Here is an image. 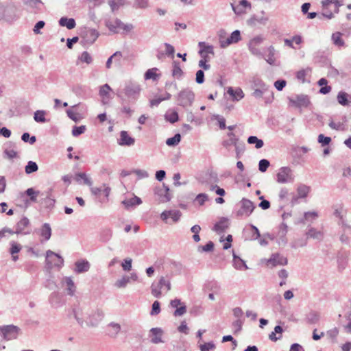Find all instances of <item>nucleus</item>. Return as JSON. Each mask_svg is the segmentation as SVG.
I'll use <instances>...</instances> for the list:
<instances>
[{
  "label": "nucleus",
  "mask_w": 351,
  "mask_h": 351,
  "mask_svg": "<svg viewBox=\"0 0 351 351\" xmlns=\"http://www.w3.org/2000/svg\"><path fill=\"white\" fill-rule=\"evenodd\" d=\"M288 232V226L287 225L282 222L279 226V230L278 232V237L282 243L286 244L287 243V239L286 235Z\"/></svg>",
  "instance_id": "473e14b6"
},
{
  "label": "nucleus",
  "mask_w": 351,
  "mask_h": 351,
  "mask_svg": "<svg viewBox=\"0 0 351 351\" xmlns=\"http://www.w3.org/2000/svg\"><path fill=\"white\" fill-rule=\"evenodd\" d=\"M45 114V110H36L34 114V119L38 123H45L47 121Z\"/></svg>",
  "instance_id": "8fccbe9b"
},
{
  "label": "nucleus",
  "mask_w": 351,
  "mask_h": 351,
  "mask_svg": "<svg viewBox=\"0 0 351 351\" xmlns=\"http://www.w3.org/2000/svg\"><path fill=\"white\" fill-rule=\"evenodd\" d=\"M105 25L113 34H128L134 29V25L132 23L125 24L118 18H116L114 21L106 19Z\"/></svg>",
  "instance_id": "f257e3e1"
},
{
  "label": "nucleus",
  "mask_w": 351,
  "mask_h": 351,
  "mask_svg": "<svg viewBox=\"0 0 351 351\" xmlns=\"http://www.w3.org/2000/svg\"><path fill=\"white\" fill-rule=\"evenodd\" d=\"M86 130V125L73 126L72 129V134L74 136H78L84 133Z\"/></svg>",
  "instance_id": "052dcab7"
},
{
  "label": "nucleus",
  "mask_w": 351,
  "mask_h": 351,
  "mask_svg": "<svg viewBox=\"0 0 351 351\" xmlns=\"http://www.w3.org/2000/svg\"><path fill=\"white\" fill-rule=\"evenodd\" d=\"M108 327L109 328L108 335L111 337H116L121 330V326L117 323L110 322Z\"/></svg>",
  "instance_id": "4c0bfd02"
},
{
  "label": "nucleus",
  "mask_w": 351,
  "mask_h": 351,
  "mask_svg": "<svg viewBox=\"0 0 351 351\" xmlns=\"http://www.w3.org/2000/svg\"><path fill=\"white\" fill-rule=\"evenodd\" d=\"M183 74L184 73L180 67V62L178 61H173L172 75L177 79H180L182 77Z\"/></svg>",
  "instance_id": "79ce46f5"
},
{
  "label": "nucleus",
  "mask_w": 351,
  "mask_h": 351,
  "mask_svg": "<svg viewBox=\"0 0 351 351\" xmlns=\"http://www.w3.org/2000/svg\"><path fill=\"white\" fill-rule=\"evenodd\" d=\"M337 99L341 106H348L351 100V95L344 91H339L337 94Z\"/></svg>",
  "instance_id": "cd10ccee"
},
{
  "label": "nucleus",
  "mask_w": 351,
  "mask_h": 351,
  "mask_svg": "<svg viewBox=\"0 0 351 351\" xmlns=\"http://www.w3.org/2000/svg\"><path fill=\"white\" fill-rule=\"evenodd\" d=\"M198 46L200 47L199 50H203L204 53L214 55V47L213 45H208L205 42H199Z\"/></svg>",
  "instance_id": "3c124183"
},
{
  "label": "nucleus",
  "mask_w": 351,
  "mask_h": 351,
  "mask_svg": "<svg viewBox=\"0 0 351 351\" xmlns=\"http://www.w3.org/2000/svg\"><path fill=\"white\" fill-rule=\"evenodd\" d=\"M317 141L322 146H326L330 143L331 138L330 137L325 136L324 134H321L318 136Z\"/></svg>",
  "instance_id": "774afa93"
},
{
  "label": "nucleus",
  "mask_w": 351,
  "mask_h": 351,
  "mask_svg": "<svg viewBox=\"0 0 351 351\" xmlns=\"http://www.w3.org/2000/svg\"><path fill=\"white\" fill-rule=\"evenodd\" d=\"M29 225V220L26 217H23L16 225L15 234H28L29 232H25V228Z\"/></svg>",
  "instance_id": "4be33fe9"
},
{
  "label": "nucleus",
  "mask_w": 351,
  "mask_h": 351,
  "mask_svg": "<svg viewBox=\"0 0 351 351\" xmlns=\"http://www.w3.org/2000/svg\"><path fill=\"white\" fill-rule=\"evenodd\" d=\"M181 141V135L180 134H175L173 137L169 138L166 141V144L168 146L174 147L177 145Z\"/></svg>",
  "instance_id": "864d4df0"
},
{
  "label": "nucleus",
  "mask_w": 351,
  "mask_h": 351,
  "mask_svg": "<svg viewBox=\"0 0 351 351\" xmlns=\"http://www.w3.org/2000/svg\"><path fill=\"white\" fill-rule=\"evenodd\" d=\"M267 52H268V55H267V57L265 58V60L270 65H273V64H274V63L276 62V58H275L276 50L273 46H269L267 48Z\"/></svg>",
  "instance_id": "37998d69"
},
{
  "label": "nucleus",
  "mask_w": 351,
  "mask_h": 351,
  "mask_svg": "<svg viewBox=\"0 0 351 351\" xmlns=\"http://www.w3.org/2000/svg\"><path fill=\"white\" fill-rule=\"evenodd\" d=\"M126 0H109L108 4L112 12L117 10L121 6L125 4Z\"/></svg>",
  "instance_id": "49530a36"
},
{
  "label": "nucleus",
  "mask_w": 351,
  "mask_h": 351,
  "mask_svg": "<svg viewBox=\"0 0 351 351\" xmlns=\"http://www.w3.org/2000/svg\"><path fill=\"white\" fill-rule=\"evenodd\" d=\"M75 271L77 274L86 272L89 270L90 267L89 262L86 260H82V261H76L75 263Z\"/></svg>",
  "instance_id": "393cba45"
},
{
  "label": "nucleus",
  "mask_w": 351,
  "mask_h": 351,
  "mask_svg": "<svg viewBox=\"0 0 351 351\" xmlns=\"http://www.w3.org/2000/svg\"><path fill=\"white\" fill-rule=\"evenodd\" d=\"M214 249V243L213 241H208L205 245L199 246L198 251L199 252H212Z\"/></svg>",
  "instance_id": "e2e57ef3"
},
{
  "label": "nucleus",
  "mask_w": 351,
  "mask_h": 351,
  "mask_svg": "<svg viewBox=\"0 0 351 351\" xmlns=\"http://www.w3.org/2000/svg\"><path fill=\"white\" fill-rule=\"evenodd\" d=\"M181 215L182 213L179 210H165L161 213L160 218L162 221L167 222L168 218L171 217L173 222H177L179 221Z\"/></svg>",
  "instance_id": "a211bd4d"
},
{
  "label": "nucleus",
  "mask_w": 351,
  "mask_h": 351,
  "mask_svg": "<svg viewBox=\"0 0 351 351\" xmlns=\"http://www.w3.org/2000/svg\"><path fill=\"white\" fill-rule=\"evenodd\" d=\"M310 191V187L305 184H300L297 188L298 197L304 198Z\"/></svg>",
  "instance_id": "c03bdc74"
},
{
  "label": "nucleus",
  "mask_w": 351,
  "mask_h": 351,
  "mask_svg": "<svg viewBox=\"0 0 351 351\" xmlns=\"http://www.w3.org/2000/svg\"><path fill=\"white\" fill-rule=\"evenodd\" d=\"M171 289V284L169 278L165 276H161L159 278L158 282H153L151 285V293L152 294L157 298H160L162 295V292L165 293H167Z\"/></svg>",
  "instance_id": "7ed1b4c3"
},
{
  "label": "nucleus",
  "mask_w": 351,
  "mask_h": 351,
  "mask_svg": "<svg viewBox=\"0 0 351 351\" xmlns=\"http://www.w3.org/2000/svg\"><path fill=\"white\" fill-rule=\"evenodd\" d=\"M39 234L45 241H48L51 236V228L49 223H45L38 230Z\"/></svg>",
  "instance_id": "72a5a7b5"
},
{
  "label": "nucleus",
  "mask_w": 351,
  "mask_h": 351,
  "mask_svg": "<svg viewBox=\"0 0 351 351\" xmlns=\"http://www.w3.org/2000/svg\"><path fill=\"white\" fill-rule=\"evenodd\" d=\"M142 203V201L140 197L137 196H134L130 199H125L122 201V204L125 206L126 209H130V208L140 205Z\"/></svg>",
  "instance_id": "c756f323"
},
{
  "label": "nucleus",
  "mask_w": 351,
  "mask_h": 351,
  "mask_svg": "<svg viewBox=\"0 0 351 351\" xmlns=\"http://www.w3.org/2000/svg\"><path fill=\"white\" fill-rule=\"evenodd\" d=\"M322 5L324 12L318 15L319 19L326 18L330 19L333 17L332 10H328V9L333 7L332 10L334 12L337 13L339 12V8L341 5L338 0H324L322 1Z\"/></svg>",
  "instance_id": "20e7f679"
},
{
  "label": "nucleus",
  "mask_w": 351,
  "mask_h": 351,
  "mask_svg": "<svg viewBox=\"0 0 351 351\" xmlns=\"http://www.w3.org/2000/svg\"><path fill=\"white\" fill-rule=\"evenodd\" d=\"M46 265L49 269H51L53 267H61L64 264L63 258L49 250L46 252Z\"/></svg>",
  "instance_id": "423d86ee"
},
{
  "label": "nucleus",
  "mask_w": 351,
  "mask_h": 351,
  "mask_svg": "<svg viewBox=\"0 0 351 351\" xmlns=\"http://www.w3.org/2000/svg\"><path fill=\"white\" fill-rule=\"evenodd\" d=\"M110 91H112V88L108 84L100 86L99 95L101 97V103L103 105L108 104L112 99Z\"/></svg>",
  "instance_id": "4468645a"
},
{
  "label": "nucleus",
  "mask_w": 351,
  "mask_h": 351,
  "mask_svg": "<svg viewBox=\"0 0 351 351\" xmlns=\"http://www.w3.org/2000/svg\"><path fill=\"white\" fill-rule=\"evenodd\" d=\"M294 180L291 169L288 167H282L279 169L276 175V181L278 183L284 184L291 182Z\"/></svg>",
  "instance_id": "6e6552de"
},
{
  "label": "nucleus",
  "mask_w": 351,
  "mask_h": 351,
  "mask_svg": "<svg viewBox=\"0 0 351 351\" xmlns=\"http://www.w3.org/2000/svg\"><path fill=\"white\" fill-rule=\"evenodd\" d=\"M75 180L76 182L81 183L80 180H83V184L91 186L93 182L91 179L85 173H77L75 174Z\"/></svg>",
  "instance_id": "58836bf2"
},
{
  "label": "nucleus",
  "mask_w": 351,
  "mask_h": 351,
  "mask_svg": "<svg viewBox=\"0 0 351 351\" xmlns=\"http://www.w3.org/2000/svg\"><path fill=\"white\" fill-rule=\"evenodd\" d=\"M164 331L161 328H152L149 330V336L151 338L150 341L154 344L164 343L162 339Z\"/></svg>",
  "instance_id": "ddd939ff"
},
{
  "label": "nucleus",
  "mask_w": 351,
  "mask_h": 351,
  "mask_svg": "<svg viewBox=\"0 0 351 351\" xmlns=\"http://www.w3.org/2000/svg\"><path fill=\"white\" fill-rule=\"evenodd\" d=\"M311 72V69L310 67H307L305 69L300 70L296 73V77L301 82L304 83V82H305V77H306V74L309 73Z\"/></svg>",
  "instance_id": "603ef678"
},
{
  "label": "nucleus",
  "mask_w": 351,
  "mask_h": 351,
  "mask_svg": "<svg viewBox=\"0 0 351 351\" xmlns=\"http://www.w3.org/2000/svg\"><path fill=\"white\" fill-rule=\"evenodd\" d=\"M135 142L134 138L130 136L126 131H121L120 133V139L119 144L120 145H132Z\"/></svg>",
  "instance_id": "a878e982"
},
{
  "label": "nucleus",
  "mask_w": 351,
  "mask_h": 351,
  "mask_svg": "<svg viewBox=\"0 0 351 351\" xmlns=\"http://www.w3.org/2000/svg\"><path fill=\"white\" fill-rule=\"evenodd\" d=\"M229 226L228 219L225 217H222L218 222H217L213 230L218 234L223 232Z\"/></svg>",
  "instance_id": "b1692460"
},
{
  "label": "nucleus",
  "mask_w": 351,
  "mask_h": 351,
  "mask_svg": "<svg viewBox=\"0 0 351 351\" xmlns=\"http://www.w3.org/2000/svg\"><path fill=\"white\" fill-rule=\"evenodd\" d=\"M64 282L66 285V291L67 294L69 295L73 296L75 294L76 287L74 284V282L73 281L71 277H66L64 278Z\"/></svg>",
  "instance_id": "a19ab883"
},
{
  "label": "nucleus",
  "mask_w": 351,
  "mask_h": 351,
  "mask_svg": "<svg viewBox=\"0 0 351 351\" xmlns=\"http://www.w3.org/2000/svg\"><path fill=\"white\" fill-rule=\"evenodd\" d=\"M195 100V94L190 88L182 90L177 95V101L179 106L183 108L191 106Z\"/></svg>",
  "instance_id": "39448f33"
},
{
  "label": "nucleus",
  "mask_w": 351,
  "mask_h": 351,
  "mask_svg": "<svg viewBox=\"0 0 351 351\" xmlns=\"http://www.w3.org/2000/svg\"><path fill=\"white\" fill-rule=\"evenodd\" d=\"M140 92L141 88L138 84L133 82H128L125 84L123 90L119 91L117 93H121L128 103L134 104L138 99Z\"/></svg>",
  "instance_id": "f03ea898"
},
{
  "label": "nucleus",
  "mask_w": 351,
  "mask_h": 351,
  "mask_svg": "<svg viewBox=\"0 0 351 351\" xmlns=\"http://www.w3.org/2000/svg\"><path fill=\"white\" fill-rule=\"evenodd\" d=\"M267 93H269V96L266 99V103H271L274 99V93L272 91H269V90H261V89H254V92L252 93V95L256 98H261L263 95Z\"/></svg>",
  "instance_id": "c85d7f7f"
},
{
  "label": "nucleus",
  "mask_w": 351,
  "mask_h": 351,
  "mask_svg": "<svg viewBox=\"0 0 351 351\" xmlns=\"http://www.w3.org/2000/svg\"><path fill=\"white\" fill-rule=\"evenodd\" d=\"M157 70H158L157 68H153V69H148L145 73V80H150V79L155 80L156 77V71Z\"/></svg>",
  "instance_id": "69168bd1"
},
{
  "label": "nucleus",
  "mask_w": 351,
  "mask_h": 351,
  "mask_svg": "<svg viewBox=\"0 0 351 351\" xmlns=\"http://www.w3.org/2000/svg\"><path fill=\"white\" fill-rule=\"evenodd\" d=\"M99 36V33L97 30L91 28H85L82 32V42L85 44L92 45L95 42Z\"/></svg>",
  "instance_id": "9b49d317"
},
{
  "label": "nucleus",
  "mask_w": 351,
  "mask_h": 351,
  "mask_svg": "<svg viewBox=\"0 0 351 351\" xmlns=\"http://www.w3.org/2000/svg\"><path fill=\"white\" fill-rule=\"evenodd\" d=\"M10 248L9 252L11 255L18 254L22 249V246L21 244L16 243V241H12L10 243Z\"/></svg>",
  "instance_id": "6e6d98bb"
},
{
  "label": "nucleus",
  "mask_w": 351,
  "mask_h": 351,
  "mask_svg": "<svg viewBox=\"0 0 351 351\" xmlns=\"http://www.w3.org/2000/svg\"><path fill=\"white\" fill-rule=\"evenodd\" d=\"M245 240H256L260 236V232L257 227L254 225H250V228H245L243 230Z\"/></svg>",
  "instance_id": "dca6fc26"
},
{
  "label": "nucleus",
  "mask_w": 351,
  "mask_h": 351,
  "mask_svg": "<svg viewBox=\"0 0 351 351\" xmlns=\"http://www.w3.org/2000/svg\"><path fill=\"white\" fill-rule=\"evenodd\" d=\"M253 89L268 90L269 86L267 85L261 78L254 77L252 80Z\"/></svg>",
  "instance_id": "ea45409f"
},
{
  "label": "nucleus",
  "mask_w": 351,
  "mask_h": 351,
  "mask_svg": "<svg viewBox=\"0 0 351 351\" xmlns=\"http://www.w3.org/2000/svg\"><path fill=\"white\" fill-rule=\"evenodd\" d=\"M228 139L223 141L222 145L226 149H228L231 145H236L237 143L239 141V138L234 134V133L230 132L228 133Z\"/></svg>",
  "instance_id": "f704fd0d"
},
{
  "label": "nucleus",
  "mask_w": 351,
  "mask_h": 351,
  "mask_svg": "<svg viewBox=\"0 0 351 351\" xmlns=\"http://www.w3.org/2000/svg\"><path fill=\"white\" fill-rule=\"evenodd\" d=\"M117 97L121 99V103L122 105V108L121 109V111L123 113H125L128 117H130L134 112L133 110H132L128 104H129L128 101H127L126 99L121 95V93H117Z\"/></svg>",
  "instance_id": "bb28decb"
},
{
  "label": "nucleus",
  "mask_w": 351,
  "mask_h": 351,
  "mask_svg": "<svg viewBox=\"0 0 351 351\" xmlns=\"http://www.w3.org/2000/svg\"><path fill=\"white\" fill-rule=\"evenodd\" d=\"M79 58L82 62H86L88 64L93 61L92 57L87 51L82 52Z\"/></svg>",
  "instance_id": "338daca9"
},
{
  "label": "nucleus",
  "mask_w": 351,
  "mask_h": 351,
  "mask_svg": "<svg viewBox=\"0 0 351 351\" xmlns=\"http://www.w3.org/2000/svg\"><path fill=\"white\" fill-rule=\"evenodd\" d=\"M59 25L62 27H66L69 29H72L75 27L76 23L74 19L62 17L58 21Z\"/></svg>",
  "instance_id": "7c9ffc66"
},
{
  "label": "nucleus",
  "mask_w": 351,
  "mask_h": 351,
  "mask_svg": "<svg viewBox=\"0 0 351 351\" xmlns=\"http://www.w3.org/2000/svg\"><path fill=\"white\" fill-rule=\"evenodd\" d=\"M342 233L340 236V241L343 243H349L351 237V226L348 225L344 221H342Z\"/></svg>",
  "instance_id": "412c9836"
},
{
  "label": "nucleus",
  "mask_w": 351,
  "mask_h": 351,
  "mask_svg": "<svg viewBox=\"0 0 351 351\" xmlns=\"http://www.w3.org/2000/svg\"><path fill=\"white\" fill-rule=\"evenodd\" d=\"M19 330L14 325L0 326V334L5 340L9 341L17 338Z\"/></svg>",
  "instance_id": "0eeeda50"
},
{
  "label": "nucleus",
  "mask_w": 351,
  "mask_h": 351,
  "mask_svg": "<svg viewBox=\"0 0 351 351\" xmlns=\"http://www.w3.org/2000/svg\"><path fill=\"white\" fill-rule=\"evenodd\" d=\"M241 208L237 212L238 217L245 215L250 216L253 212L255 206L252 201L246 198H243L240 202Z\"/></svg>",
  "instance_id": "9d476101"
},
{
  "label": "nucleus",
  "mask_w": 351,
  "mask_h": 351,
  "mask_svg": "<svg viewBox=\"0 0 351 351\" xmlns=\"http://www.w3.org/2000/svg\"><path fill=\"white\" fill-rule=\"evenodd\" d=\"M129 282L130 277L128 276H124L121 279H119L116 281L115 286L118 288H124L126 287Z\"/></svg>",
  "instance_id": "13d9d810"
},
{
  "label": "nucleus",
  "mask_w": 351,
  "mask_h": 351,
  "mask_svg": "<svg viewBox=\"0 0 351 351\" xmlns=\"http://www.w3.org/2000/svg\"><path fill=\"white\" fill-rule=\"evenodd\" d=\"M154 193L158 197V199L161 202H167L171 199L169 188L165 184L155 186Z\"/></svg>",
  "instance_id": "1a4fd4ad"
},
{
  "label": "nucleus",
  "mask_w": 351,
  "mask_h": 351,
  "mask_svg": "<svg viewBox=\"0 0 351 351\" xmlns=\"http://www.w3.org/2000/svg\"><path fill=\"white\" fill-rule=\"evenodd\" d=\"M265 14L264 11H262L263 16H258L256 15H253L251 16L247 21L249 25H256V24H262L265 25L268 21V17L263 16Z\"/></svg>",
  "instance_id": "5701e85b"
},
{
  "label": "nucleus",
  "mask_w": 351,
  "mask_h": 351,
  "mask_svg": "<svg viewBox=\"0 0 351 351\" xmlns=\"http://www.w3.org/2000/svg\"><path fill=\"white\" fill-rule=\"evenodd\" d=\"M23 2L26 6V10L34 14L40 12L43 5V3L41 0H23Z\"/></svg>",
  "instance_id": "f8f14e48"
},
{
  "label": "nucleus",
  "mask_w": 351,
  "mask_h": 351,
  "mask_svg": "<svg viewBox=\"0 0 351 351\" xmlns=\"http://www.w3.org/2000/svg\"><path fill=\"white\" fill-rule=\"evenodd\" d=\"M290 102L296 107H307L310 104V100L307 95H297L296 98L289 99Z\"/></svg>",
  "instance_id": "aec40b11"
},
{
  "label": "nucleus",
  "mask_w": 351,
  "mask_h": 351,
  "mask_svg": "<svg viewBox=\"0 0 351 351\" xmlns=\"http://www.w3.org/2000/svg\"><path fill=\"white\" fill-rule=\"evenodd\" d=\"M342 36L343 34L339 32H335L332 34L331 39L335 46L338 47H345V42L342 38Z\"/></svg>",
  "instance_id": "e433bc0d"
},
{
  "label": "nucleus",
  "mask_w": 351,
  "mask_h": 351,
  "mask_svg": "<svg viewBox=\"0 0 351 351\" xmlns=\"http://www.w3.org/2000/svg\"><path fill=\"white\" fill-rule=\"evenodd\" d=\"M25 194L29 197V199L32 202H37V196L40 193L38 191H35L33 188H29L25 191Z\"/></svg>",
  "instance_id": "5fc2aeb1"
},
{
  "label": "nucleus",
  "mask_w": 351,
  "mask_h": 351,
  "mask_svg": "<svg viewBox=\"0 0 351 351\" xmlns=\"http://www.w3.org/2000/svg\"><path fill=\"white\" fill-rule=\"evenodd\" d=\"M160 312V304L158 301H154L152 304V311L150 312L151 315H158Z\"/></svg>",
  "instance_id": "0e129e2a"
},
{
  "label": "nucleus",
  "mask_w": 351,
  "mask_h": 351,
  "mask_svg": "<svg viewBox=\"0 0 351 351\" xmlns=\"http://www.w3.org/2000/svg\"><path fill=\"white\" fill-rule=\"evenodd\" d=\"M38 169V167L35 162L29 161L27 165L25 166V170L27 174H30L32 173H34L37 171Z\"/></svg>",
  "instance_id": "4d7b16f0"
},
{
  "label": "nucleus",
  "mask_w": 351,
  "mask_h": 351,
  "mask_svg": "<svg viewBox=\"0 0 351 351\" xmlns=\"http://www.w3.org/2000/svg\"><path fill=\"white\" fill-rule=\"evenodd\" d=\"M247 143L249 144H254L256 149H260L264 145L263 141L258 138L255 136H250L247 138Z\"/></svg>",
  "instance_id": "09e8293b"
},
{
  "label": "nucleus",
  "mask_w": 351,
  "mask_h": 351,
  "mask_svg": "<svg viewBox=\"0 0 351 351\" xmlns=\"http://www.w3.org/2000/svg\"><path fill=\"white\" fill-rule=\"evenodd\" d=\"M287 263V258L278 253L273 254L267 261V265H271L272 267L286 265Z\"/></svg>",
  "instance_id": "2eb2a0df"
},
{
  "label": "nucleus",
  "mask_w": 351,
  "mask_h": 351,
  "mask_svg": "<svg viewBox=\"0 0 351 351\" xmlns=\"http://www.w3.org/2000/svg\"><path fill=\"white\" fill-rule=\"evenodd\" d=\"M227 93L232 97L233 100L239 101L244 97V93L240 88L234 90L232 87H229Z\"/></svg>",
  "instance_id": "2f4dec72"
},
{
  "label": "nucleus",
  "mask_w": 351,
  "mask_h": 351,
  "mask_svg": "<svg viewBox=\"0 0 351 351\" xmlns=\"http://www.w3.org/2000/svg\"><path fill=\"white\" fill-rule=\"evenodd\" d=\"M308 237L321 240L323 238V234L321 231H318L314 228H311L306 232Z\"/></svg>",
  "instance_id": "a18cd8bd"
},
{
  "label": "nucleus",
  "mask_w": 351,
  "mask_h": 351,
  "mask_svg": "<svg viewBox=\"0 0 351 351\" xmlns=\"http://www.w3.org/2000/svg\"><path fill=\"white\" fill-rule=\"evenodd\" d=\"M270 165V162L267 159H261L258 162V170L261 172H265Z\"/></svg>",
  "instance_id": "680f3d73"
},
{
  "label": "nucleus",
  "mask_w": 351,
  "mask_h": 351,
  "mask_svg": "<svg viewBox=\"0 0 351 351\" xmlns=\"http://www.w3.org/2000/svg\"><path fill=\"white\" fill-rule=\"evenodd\" d=\"M104 317V313L103 311L101 309H97L93 315L89 317V321L87 322V325L92 327L97 326L103 319Z\"/></svg>",
  "instance_id": "f3484780"
},
{
  "label": "nucleus",
  "mask_w": 351,
  "mask_h": 351,
  "mask_svg": "<svg viewBox=\"0 0 351 351\" xmlns=\"http://www.w3.org/2000/svg\"><path fill=\"white\" fill-rule=\"evenodd\" d=\"M233 266L235 269L239 270L247 269V266L245 264V261L242 260L240 257L237 256L233 252Z\"/></svg>",
  "instance_id": "c9c22d12"
},
{
  "label": "nucleus",
  "mask_w": 351,
  "mask_h": 351,
  "mask_svg": "<svg viewBox=\"0 0 351 351\" xmlns=\"http://www.w3.org/2000/svg\"><path fill=\"white\" fill-rule=\"evenodd\" d=\"M307 244V239H300L295 240L291 243L292 248L296 249L298 247H304Z\"/></svg>",
  "instance_id": "bf43d9fd"
},
{
  "label": "nucleus",
  "mask_w": 351,
  "mask_h": 351,
  "mask_svg": "<svg viewBox=\"0 0 351 351\" xmlns=\"http://www.w3.org/2000/svg\"><path fill=\"white\" fill-rule=\"evenodd\" d=\"M306 319L308 323L311 324H315L319 322L320 319V315L316 311H311L308 314Z\"/></svg>",
  "instance_id": "de8ad7c7"
},
{
  "label": "nucleus",
  "mask_w": 351,
  "mask_h": 351,
  "mask_svg": "<svg viewBox=\"0 0 351 351\" xmlns=\"http://www.w3.org/2000/svg\"><path fill=\"white\" fill-rule=\"evenodd\" d=\"M241 40V32L239 30H234L225 41L221 42V48H226L228 46L237 43Z\"/></svg>",
  "instance_id": "6ab92c4d"
}]
</instances>
